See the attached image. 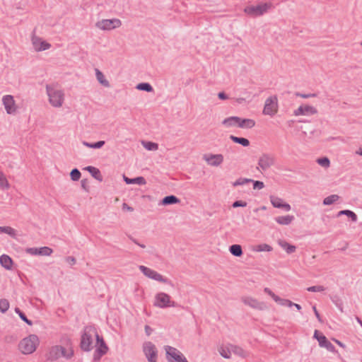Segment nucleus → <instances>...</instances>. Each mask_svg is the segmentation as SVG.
I'll return each instance as SVG.
<instances>
[{
  "mask_svg": "<svg viewBox=\"0 0 362 362\" xmlns=\"http://www.w3.org/2000/svg\"><path fill=\"white\" fill-rule=\"evenodd\" d=\"M271 7V4H259L257 6H246L244 9L245 12L252 16L256 17L259 16L263 15L264 13L267 11V10Z\"/></svg>",
  "mask_w": 362,
  "mask_h": 362,
  "instance_id": "8",
  "label": "nucleus"
},
{
  "mask_svg": "<svg viewBox=\"0 0 362 362\" xmlns=\"http://www.w3.org/2000/svg\"><path fill=\"white\" fill-rule=\"evenodd\" d=\"M313 311H314L315 315L316 317L317 318V320L320 322H322L321 317H320V314H319V313H318V311H317V308H316V307L315 305L313 307Z\"/></svg>",
  "mask_w": 362,
  "mask_h": 362,
  "instance_id": "62",
  "label": "nucleus"
},
{
  "mask_svg": "<svg viewBox=\"0 0 362 362\" xmlns=\"http://www.w3.org/2000/svg\"><path fill=\"white\" fill-rule=\"evenodd\" d=\"M62 346H52L48 354V358L52 361L58 359L62 356Z\"/></svg>",
  "mask_w": 362,
  "mask_h": 362,
  "instance_id": "21",
  "label": "nucleus"
},
{
  "mask_svg": "<svg viewBox=\"0 0 362 362\" xmlns=\"http://www.w3.org/2000/svg\"><path fill=\"white\" fill-rule=\"evenodd\" d=\"M339 199V197L337 194H332L330 196L327 197L323 200L324 205H331L335 202H337Z\"/></svg>",
  "mask_w": 362,
  "mask_h": 362,
  "instance_id": "36",
  "label": "nucleus"
},
{
  "mask_svg": "<svg viewBox=\"0 0 362 362\" xmlns=\"http://www.w3.org/2000/svg\"><path fill=\"white\" fill-rule=\"evenodd\" d=\"M123 209H127L129 211H132L134 209L132 207L129 206L127 204H123Z\"/></svg>",
  "mask_w": 362,
  "mask_h": 362,
  "instance_id": "63",
  "label": "nucleus"
},
{
  "mask_svg": "<svg viewBox=\"0 0 362 362\" xmlns=\"http://www.w3.org/2000/svg\"><path fill=\"white\" fill-rule=\"evenodd\" d=\"M296 95L302 98H308L315 97L316 94L315 93L303 94V93H296Z\"/></svg>",
  "mask_w": 362,
  "mask_h": 362,
  "instance_id": "57",
  "label": "nucleus"
},
{
  "mask_svg": "<svg viewBox=\"0 0 362 362\" xmlns=\"http://www.w3.org/2000/svg\"><path fill=\"white\" fill-rule=\"evenodd\" d=\"M230 252L235 257H241L243 255V249L240 245L234 244L229 247Z\"/></svg>",
  "mask_w": 362,
  "mask_h": 362,
  "instance_id": "30",
  "label": "nucleus"
},
{
  "mask_svg": "<svg viewBox=\"0 0 362 362\" xmlns=\"http://www.w3.org/2000/svg\"><path fill=\"white\" fill-rule=\"evenodd\" d=\"M39 344L38 337L36 334H30L20 341L18 348L22 354H30L35 351Z\"/></svg>",
  "mask_w": 362,
  "mask_h": 362,
  "instance_id": "1",
  "label": "nucleus"
},
{
  "mask_svg": "<svg viewBox=\"0 0 362 362\" xmlns=\"http://www.w3.org/2000/svg\"><path fill=\"white\" fill-rule=\"evenodd\" d=\"M180 202V199H178L176 196L169 195V196L165 197L161 200L160 203L162 205L167 206V205L179 204Z\"/></svg>",
  "mask_w": 362,
  "mask_h": 362,
  "instance_id": "24",
  "label": "nucleus"
},
{
  "mask_svg": "<svg viewBox=\"0 0 362 362\" xmlns=\"http://www.w3.org/2000/svg\"><path fill=\"white\" fill-rule=\"evenodd\" d=\"M341 215H346V216L349 217L351 219V221L354 222L357 221V219H358L357 215L352 211L346 209V210H342V211H339L337 214V216H340Z\"/></svg>",
  "mask_w": 362,
  "mask_h": 362,
  "instance_id": "33",
  "label": "nucleus"
},
{
  "mask_svg": "<svg viewBox=\"0 0 362 362\" xmlns=\"http://www.w3.org/2000/svg\"><path fill=\"white\" fill-rule=\"evenodd\" d=\"M203 159L211 166L218 167L223 162L222 154H204Z\"/></svg>",
  "mask_w": 362,
  "mask_h": 362,
  "instance_id": "14",
  "label": "nucleus"
},
{
  "mask_svg": "<svg viewBox=\"0 0 362 362\" xmlns=\"http://www.w3.org/2000/svg\"><path fill=\"white\" fill-rule=\"evenodd\" d=\"M98 332L93 326H86L84 328L83 333L81 336L80 346L84 351H89L92 349L93 335L96 337Z\"/></svg>",
  "mask_w": 362,
  "mask_h": 362,
  "instance_id": "3",
  "label": "nucleus"
},
{
  "mask_svg": "<svg viewBox=\"0 0 362 362\" xmlns=\"http://www.w3.org/2000/svg\"><path fill=\"white\" fill-rule=\"evenodd\" d=\"M325 290V288L323 286H313L307 288V291L310 292H321Z\"/></svg>",
  "mask_w": 362,
  "mask_h": 362,
  "instance_id": "50",
  "label": "nucleus"
},
{
  "mask_svg": "<svg viewBox=\"0 0 362 362\" xmlns=\"http://www.w3.org/2000/svg\"><path fill=\"white\" fill-rule=\"evenodd\" d=\"M334 341H335V342H336L339 346H341V347H343V348H344V347H345V345H344L343 343H341L340 341H339V340H337V339H334Z\"/></svg>",
  "mask_w": 362,
  "mask_h": 362,
  "instance_id": "64",
  "label": "nucleus"
},
{
  "mask_svg": "<svg viewBox=\"0 0 362 362\" xmlns=\"http://www.w3.org/2000/svg\"><path fill=\"white\" fill-rule=\"evenodd\" d=\"M153 305L160 308L177 307V303L170 300V296L163 292L158 293L155 296Z\"/></svg>",
  "mask_w": 362,
  "mask_h": 362,
  "instance_id": "4",
  "label": "nucleus"
},
{
  "mask_svg": "<svg viewBox=\"0 0 362 362\" xmlns=\"http://www.w3.org/2000/svg\"><path fill=\"white\" fill-rule=\"evenodd\" d=\"M103 355H105L104 351L100 349H96L93 354V360L95 361H99Z\"/></svg>",
  "mask_w": 362,
  "mask_h": 362,
  "instance_id": "52",
  "label": "nucleus"
},
{
  "mask_svg": "<svg viewBox=\"0 0 362 362\" xmlns=\"http://www.w3.org/2000/svg\"><path fill=\"white\" fill-rule=\"evenodd\" d=\"M239 120H240L239 117L232 116V117H227L225 119H223V121L222 122V124L227 127H233V126L238 127Z\"/></svg>",
  "mask_w": 362,
  "mask_h": 362,
  "instance_id": "26",
  "label": "nucleus"
},
{
  "mask_svg": "<svg viewBox=\"0 0 362 362\" xmlns=\"http://www.w3.org/2000/svg\"><path fill=\"white\" fill-rule=\"evenodd\" d=\"M49 103L54 107H61L64 101V93L62 90L56 89L49 85L46 86Z\"/></svg>",
  "mask_w": 362,
  "mask_h": 362,
  "instance_id": "2",
  "label": "nucleus"
},
{
  "mask_svg": "<svg viewBox=\"0 0 362 362\" xmlns=\"http://www.w3.org/2000/svg\"><path fill=\"white\" fill-rule=\"evenodd\" d=\"M218 98L220 100H226L228 98V96L224 92H220L218 93Z\"/></svg>",
  "mask_w": 362,
  "mask_h": 362,
  "instance_id": "59",
  "label": "nucleus"
},
{
  "mask_svg": "<svg viewBox=\"0 0 362 362\" xmlns=\"http://www.w3.org/2000/svg\"><path fill=\"white\" fill-rule=\"evenodd\" d=\"M95 76L98 82L105 87H110L109 81L105 79L104 74L98 69H95Z\"/></svg>",
  "mask_w": 362,
  "mask_h": 362,
  "instance_id": "32",
  "label": "nucleus"
},
{
  "mask_svg": "<svg viewBox=\"0 0 362 362\" xmlns=\"http://www.w3.org/2000/svg\"><path fill=\"white\" fill-rule=\"evenodd\" d=\"M70 176L73 181H78L81 178V173L77 168H74L71 171Z\"/></svg>",
  "mask_w": 362,
  "mask_h": 362,
  "instance_id": "45",
  "label": "nucleus"
},
{
  "mask_svg": "<svg viewBox=\"0 0 362 362\" xmlns=\"http://www.w3.org/2000/svg\"><path fill=\"white\" fill-rule=\"evenodd\" d=\"M276 159L274 155L262 153L258 160V166L262 171H266L275 165Z\"/></svg>",
  "mask_w": 362,
  "mask_h": 362,
  "instance_id": "10",
  "label": "nucleus"
},
{
  "mask_svg": "<svg viewBox=\"0 0 362 362\" xmlns=\"http://www.w3.org/2000/svg\"><path fill=\"white\" fill-rule=\"evenodd\" d=\"M31 40H32V43L34 47V49L37 52H40V51H44V50L48 49L51 47V45L49 43L47 42L46 41L42 40V38H40L35 35H33Z\"/></svg>",
  "mask_w": 362,
  "mask_h": 362,
  "instance_id": "16",
  "label": "nucleus"
},
{
  "mask_svg": "<svg viewBox=\"0 0 362 362\" xmlns=\"http://www.w3.org/2000/svg\"><path fill=\"white\" fill-rule=\"evenodd\" d=\"M230 139H231L234 143L240 144L244 147L250 146V141L246 138L238 137L233 135H230Z\"/></svg>",
  "mask_w": 362,
  "mask_h": 362,
  "instance_id": "31",
  "label": "nucleus"
},
{
  "mask_svg": "<svg viewBox=\"0 0 362 362\" xmlns=\"http://www.w3.org/2000/svg\"><path fill=\"white\" fill-rule=\"evenodd\" d=\"M220 354L225 358H230L231 351L229 349V344L225 347H221L219 349Z\"/></svg>",
  "mask_w": 362,
  "mask_h": 362,
  "instance_id": "39",
  "label": "nucleus"
},
{
  "mask_svg": "<svg viewBox=\"0 0 362 362\" xmlns=\"http://www.w3.org/2000/svg\"><path fill=\"white\" fill-rule=\"evenodd\" d=\"M53 250L49 247H28L26 249V252L31 255H42V256H49L52 253Z\"/></svg>",
  "mask_w": 362,
  "mask_h": 362,
  "instance_id": "17",
  "label": "nucleus"
},
{
  "mask_svg": "<svg viewBox=\"0 0 362 362\" xmlns=\"http://www.w3.org/2000/svg\"><path fill=\"white\" fill-rule=\"evenodd\" d=\"M139 269L146 276H147L151 279L158 281L159 282L167 284H169V285L173 286V284L172 283V281L164 277L163 276H162L157 272H156L147 267H145L144 265L139 266Z\"/></svg>",
  "mask_w": 362,
  "mask_h": 362,
  "instance_id": "5",
  "label": "nucleus"
},
{
  "mask_svg": "<svg viewBox=\"0 0 362 362\" xmlns=\"http://www.w3.org/2000/svg\"><path fill=\"white\" fill-rule=\"evenodd\" d=\"M255 250L257 252H262V251L270 252L272 250V247L267 244H260L257 246Z\"/></svg>",
  "mask_w": 362,
  "mask_h": 362,
  "instance_id": "49",
  "label": "nucleus"
},
{
  "mask_svg": "<svg viewBox=\"0 0 362 362\" xmlns=\"http://www.w3.org/2000/svg\"><path fill=\"white\" fill-rule=\"evenodd\" d=\"M143 352L148 362H157L158 350L151 341H145L142 346Z\"/></svg>",
  "mask_w": 362,
  "mask_h": 362,
  "instance_id": "7",
  "label": "nucleus"
},
{
  "mask_svg": "<svg viewBox=\"0 0 362 362\" xmlns=\"http://www.w3.org/2000/svg\"><path fill=\"white\" fill-rule=\"evenodd\" d=\"M136 88L146 92H151L153 90L151 85L148 83H140L136 86Z\"/></svg>",
  "mask_w": 362,
  "mask_h": 362,
  "instance_id": "38",
  "label": "nucleus"
},
{
  "mask_svg": "<svg viewBox=\"0 0 362 362\" xmlns=\"http://www.w3.org/2000/svg\"><path fill=\"white\" fill-rule=\"evenodd\" d=\"M278 111V100L276 96L268 98L264 104L263 114L274 116Z\"/></svg>",
  "mask_w": 362,
  "mask_h": 362,
  "instance_id": "11",
  "label": "nucleus"
},
{
  "mask_svg": "<svg viewBox=\"0 0 362 362\" xmlns=\"http://www.w3.org/2000/svg\"><path fill=\"white\" fill-rule=\"evenodd\" d=\"M317 113V109L310 105H300L296 109L293 114L296 116L298 115H315Z\"/></svg>",
  "mask_w": 362,
  "mask_h": 362,
  "instance_id": "18",
  "label": "nucleus"
},
{
  "mask_svg": "<svg viewBox=\"0 0 362 362\" xmlns=\"http://www.w3.org/2000/svg\"><path fill=\"white\" fill-rule=\"evenodd\" d=\"M332 303L339 309V310L342 313L343 310V303L342 300L337 296H334L330 297Z\"/></svg>",
  "mask_w": 362,
  "mask_h": 362,
  "instance_id": "41",
  "label": "nucleus"
},
{
  "mask_svg": "<svg viewBox=\"0 0 362 362\" xmlns=\"http://www.w3.org/2000/svg\"><path fill=\"white\" fill-rule=\"evenodd\" d=\"M255 125V120L252 119H242L240 117L238 127L251 129Z\"/></svg>",
  "mask_w": 362,
  "mask_h": 362,
  "instance_id": "27",
  "label": "nucleus"
},
{
  "mask_svg": "<svg viewBox=\"0 0 362 362\" xmlns=\"http://www.w3.org/2000/svg\"><path fill=\"white\" fill-rule=\"evenodd\" d=\"M66 262L69 263L71 265H73L76 263V259L74 257H67L66 259Z\"/></svg>",
  "mask_w": 362,
  "mask_h": 362,
  "instance_id": "60",
  "label": "nucleus"
},
{
  "mask_svg": "<svg viewBox=\"0 0 362 362\" xmlns=\"http://www.w3.org/2000/svg\"><path fill=\"white\" fill-rule=\"evenodd\" d=\"M251 182H253V180L240 177V178L238 179L235 182H234L233 183V185L234 187H236V186H239V185H243L246 183Z\"/></svg>",
  "mask_w": 362,
  "mask_h": 362,
  "instance_id": "48",
  "label": "nucleus"
},
{
  "mask_svg": "<svg viewBox=\"0 0 362 362\" xmlns=\"http://www.w3.org/2000/svg\"><path fill=\"white\" fill-rule=\"evenodd\" d=\"M83 144L91 148H100L104 146L105 141H99L95 143H88L86 141H83Z\"/></svg>",
  "mask_w": 362,
  "mask_h": 362,
  "instance_id": "40",
  "label": "nucleus"
},
{
  "mask_svg": "<svg viewBox=\"0 0 362 362\" xmlns=\"http://www.w3.org/2000/svg\"><path fill=\"white\" fill-rule=\"evenodd\" d=\"M165 350L168 362H188L184 354L176 348L166 346Z\"/></svg>",
  "mask_w": 362,
  "mask_h": 362,
  "instance_id": "6",
  "label": "nucleus"
},
{
  "mask_svg": "<svg viewBox=\"0 0 362 362\" xmlns=\"http://www.w3.org/2000/svg\"><path fill=\"white\" fill-rule=\"evenodd\" d=\"M96 340L97 344H98V347L97 349H100L104 354H105L108 350V348L102 337L99 336V334H96Z\"/></svg>",
  "mask_w": 362,
  "mask_h": 362,
  "instance_id": "35",
  "label": "nucleus"
},
{
  "mask_svg": "<svg viewBox=\"0 0 362 362\" xmlns=\"http://www.w3.org/2000/svg\"><path fill=\"white\" fill-rule=\"evenodd\" d=\"M269 198H270L271 203L274 207L279 208V209H284L286 211H288L291 210V206L287 203H283V200L281 198L274 196V195H271Z\"/></svg>",
  "mask_w": 362,
  "mask_h": 362,
  "instance_id": "19",
  "label": "nucleus"
},
{
  "mask_svg": "<svg viewBox=\"0 0 362 362\" xmlns=\"http://www.w3.org/2000/svg\"><path fill=\"white\" fill-rule=\"evenodd\" d=\"M144 148L148 151H156L158 148V145L156 143L151 141L143 142Z\"/></svg>",
  "mask_w": 362,
  "mask_h": 362,
  "instance_id": "43",
  "label": "nucleus"
},
{
  "mask_svg": "<svg viewBox=\"0 0 362 362\" xmlns=\"http://www.w3.org/2000/svg\"><path fill=\"white\" fill-rule=\"evenodd\" d=\"M2 103L4 105L7 114H13L16 112V107L13 97L11 95H4L2 98Z\"/></svg>",
  "mask_w": 362,
  "mask_h": 362,
  "instance_id": "15",
  "label": "nucleus"
},
{
  "mask_svg": "<svg viewBox=\"0 0 362 362\" xmlns=\"http://www.w3.org/2000/svg\"><path fill=\"white\" fill-rule=\"evenodd\" d=\"M1 265L6 269H11L13 265L12 259L6 255H2L0 257Z\"/></svg>",
  "mask_w": 362,
  "mask_h": 362,
  "instance_id": "22",
  "label": "nucleus"
},
{
  "mask_svg": "<svg viewBox=\"0 0 362 362\" xmlns=\"http://www.w3.org/2000/svg\"><path fill=\"white\" fill-rule=\"evenodd\" d=\"M314 337L318 341L321 347L326 348L329 351L334 353L336 351L334 346L327 340L325 336L320 334L319 331L315 330Z\"/></svg>",
  "mask_w": 362,
  "mask_h": 362,
  "instance_id": "13",
  "label": "nucleus"
},
{
  "mask_svg": "<svg viewBox=\"0 0 362 362\" xmlns=\"http://www.w3.org/2000/svg\"><path fill=\"white\" fill-rule=\"evenodd\" d=\"M144 329H145V332L147 336H149L151 334L153 329H151V327L150 326L146 325Z\"/></svg>",
  "mask_w": 362,
  "mask_h": 362,
  "instance_id": "61",
  "label": "nucleus"
},
{
  "mask_svg": "<svg viewBox=\"0 0 362 362\" xmlns=\"http://www.w3.org/2000/svg\"><path fill=\"white\" fill-rule=\"evenodd\" d=\"M247 206V202L241 200L235 201L233 203L232 206L233 208L237 207H245Z\"/></svg>",
  "mask_w": 362,
  "mask_h": 362,
  "instance_id": "54",
  "label": "nucleus"
},
{
  "mask_svg": "<svg viewBox=\"0 0 362 362\" xmlns=\"http://www.w3.org/2000/svg\"><path fill=\"white\" fill-rule=\"evenodd\" d=\"M264 291L268 295H269L274 301L276 300V298L278 299V296H276L274 292H272L269 288H265L264 289Z\"/></svg>",
  "mask_w": 362,
  "mask_h": 362,
  "instance_id": "56",
  "label": "nucleus"
},
{
  "mask_svg": "<svg viewBox=\"0 0 362 362\" xmlns=\"http://www.w3.org/2000/svg\"><path fill=\"white\" fill-rule=\"evenodd\" d=\"M278 299L279 300H277V298H276L275 302L278 303L279 304H280L282 306L292 307L293 305H294V303H293L290 300L281 298L279 296H278Z\"/></svg>",
  "mask_w": 362,
  "mask_h": 362,
  "instance_id": "44",
  "label": "nucleus"
},
{
  "mask_svg": "<svg viewBox=\"0 0 362 362\" xmlns=\"http://www.w3.org/2000/svg\"><path fill=\"white\" fill-rule=\"evenodd\" d=\"M294 219L291 215L281 216L275 218V221L281 225H289Z\"/></svg>",
  "mask_w": 362,
  "mask_h": 362,
  "instance_id": "29",
  "label": "nucleus"
},
{
  "mask_svg": "<svg viewBox=\"0 0 362 362\" xmlns=\"http://www.w3.org/2000/svg\"><path fill=\"white\" fill-rule=\"evenodd\" d=\"M84 169L87 170L97 180L100 182L103 181V176L100 173V171L98 168L93 166H88Z\"/></svg>",
  "mask_w": 362,
  "mask_h": 362,
  "instance_id": "23",
  "label": "nucleus"
},
{
  "mask_svg": "<svg viewBox=\"0 0 362 362\" xmlns=\"http://www.w3.org/2000/svg\"><path fill=\"white\" fill-rule=\"evenodd\" d=\"M317 163L324 168H328L330 165V161L328 158L322 157L317 160Z\"/></svg>",
  "mask_w": 362,
  "mask_h": 362,
  "instance_id": "47",
  "label": "nucleus"
},
{
  "mask_svg": "<svg viewBox=\"0 0 362 362\" xmlns=\"http://www.w3.org/2000/svg\"><path fill=\"white\" fill-rule=\"evenodd\" d=\"M0 233H4L9 235L12 238H16V230L10 226H0Z\"/></svg>",
  "mask_w": 362,
  "mask_h": 362,
  "instance_id": "34",
  "label": "nucleus"
},
{
  "mask_svg": "<svg viewBox=\"0 0 362 362\" xmlns=\"http://www.w3.org/2000/svg\"><path fill=\"white\" fill-rule=\"evenodd\" d=\"M241 300L244 304H245L254 309H257L259 310H264L267 308V306L265 303L260 302V301L257 300V299L253 298L252 297H243L241 298Z\"/></svg>",
  "mask_w": 362,
  "mask_h": 362,
  "instance_id": "12",
  "label": "nucleus"
},
{
  "mask_svg": "<svg viewBox=\"0 0 362 362\" xmlns=\"http://www.w3.org/2000/svg\"><path fill=\"white\" fill-rule=\"evenodd\" d=\"M10 185L2 171L0 170V188L1 189H8Z\"/></svg>",
  "mask_w": 362,
  "mask_h": 362,
  "instance_id": "37",
  "label": "nucleus"
},
{
  "mask_svg": "<svg viewBox=\"0 0 362 362\" xmlns=\"http://www.w3.org/2000/svg\"><path fill=\"white\" fill-rule=\"evenodd\" d=\"M252 182H253V189H261L264 187V184L262 181H259V180L254 181L253 180Z\"/></svg>",
  "mask_w": 362,
  "mask_h": 362,
  "instance_id": "55",
  "label": "nucleus"
},
{
  "mask_svg": "<svg viewBox=\"0 0 362 362\" xmlns=\"http://www.w3.org/2000/svg\"><path fill=\"white\" fill-rule=\"evenodd\" d=\"M9 308V303L6 299L0 300V311L2 313H6Z\"/></svg>",
  "mask_w": 362,
  "mask_h": 362,
  "instance_id": "46",
  "label": "nucleus"
},
{
  "mask_svg": "<svg viewBox=\"0 0 362 362\" xmlns=\"http://www.w3.org/2000/svg\"><path fill=\"white\" fill-rule=\"evenodd\" d=\"M18 339V337L16 335H6L4 337V341L6 343H13L16 341Z\"/></svg>",
  "mask_w": 362,
  "mask_h": 362,
  "instance_id": "53",
  "label": "nucleus"
},
{
  "mask_svg": "<svg viewBox=\"0 0 362 362\" xmlns=\"http://www.w3.org/2000/svg\"><path fill=\"white\" fill-rule=\"evenodd\" d=\"M15 312L18 315L20 318L23 322H25L26 324H28V325H33V322L31 320H30L29 319H28L26 315L20 310V308H15Z\"/></svg>",
  "mask_w": 362,
  "mask_h": 362,
  "instance_id": "42",
  "label": "nucleus"
},
{
  "mask_svg": "<svg viewBox=\"0 0 362 362\" xmlns=\"http://www.w3.org/2000/svg\"><path fill=\"white\" fill-rule=\"evenodd\" d=\"M123 178L124 182L129 185V184H137L139 185H144L146 183V180L143 177H137L135 178H129L126 177L125 175H123Z\"/></svg>",
  "mask_w": 362,
  "mask_h": 362,
  "instance_id": "25",
  "label": "nucleus"
},
{
  "mask_svg": "<svg viewBox=\"0 0 362 362\" xmlns=\"http://www.w3.org/2000/svg\"><path fill=\"white\" fill-rule=\"evenodd\" d=\"M229 349L231 351V353L243 358L249 356V353L247 351L237 345L229 344Z\"/></svg>",
  "mask_w": 362,
  "mask_h": 362,
  "instance_id": "20",
  "label": "nucleus"
},
{
  "mask_svg": "<svg viewBox=\"0 0 362 362\" xmlns=\"http://www.w3.org/2000/svg\"><path fill=\"white\" fill-rule=\"evenodd\" d=\"M81 187L83 189H84L86 191H88L89 189V187H88V180L87 179H83L81 182Z\"/></svg>",
  "mask_w": 362,
  "mask_h": 362,
  "instance_id": "58",
  "label": "nucleus"
},
{
  "mask_svg": "<svg viewBox=\"0 0 362 362\" xmlns=\"http://www.w3.org/2000/svg\"><path fill=\"white\" fill-rule=\"evenodd\" d=\"M74 355V351L72 349H70L69 351L66 350L64 347L62 346V356L66 358H71Z\"/></svg>",
  "mask_w": 362,
  "mask_h": 362,
  "instance_id": "51",
  "label": "nucleus"
},
{
  "mask_svg": "<svg viewBox=\"0 0 362 362\" xmlns=\"http://www.w3.org/2000/svg\"><path fill=\"white\" fill-rule=\"evenodd\" d=\"M122 22L118 18L103 19L98 21L96 27L103 30H110L120 27Z\"/></svg>",
  "mask_w": 362,
  "mask_h": 362,
  "instance_id": "9",
  "label": "nucleus"
},
{
  "mask_svg": "<svg viewBox=\"0 0 362 362\" xmlns=\"http://www.w3.org/2000/svg\"><path fill=\"white\" fill-rule=\"evenodd\" d=\"M278 243L288 254H291L296 250L295 245H291L285 240H279Z\"/></svg>",
  "mask_w": 362,
  "mask_h": 362,
  "instance_id": "28",
  "label": "nucleus"
}]
</instances>
